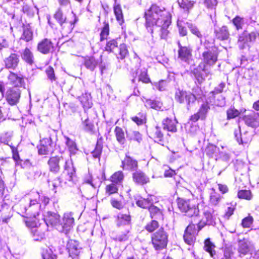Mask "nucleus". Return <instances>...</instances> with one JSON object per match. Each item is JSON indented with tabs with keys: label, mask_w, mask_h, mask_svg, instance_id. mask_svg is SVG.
I'll return each instance as SVG.
<instances>
[{
	"label": "nucleus",
	"mask_w": 259,
	"mask_h": 259,
	"mask_svg": "<svg viewBox=\"0 0 259 259\" xmlns=\"http://www.w3.org/2000/svg\"><path fill=\"white\" fill-rule=\"evenodd\" d=\"M146 25L147 27L156 25L160 27V37L166 39L169 31L167 30L170 21V15L163 8L161 9L156 5H152L150 9L145 13Z\"/></svg>",
	"instance_id": "obj_1"
},
{
	"label": "nucleus",
	"mask_w": 259,
	"mask_h": 259,
	"mask_svg": "<svg viewBox=\"0 0 259 259\" xmlns=\"http://www.w3.org/2000/svg\"><path fill=\"white\" fill-rule=\"evenodd\" d=\"M61 161L65 162L63 174L67 175L66 180L68 181H73L75 173V168L71 160L64 159L62 156H54L50 158L48 162L50 170L54 173L58 172L60 168L59 162Z\"/></svg>",
	"instance_id": "obj_2"
},
{
	"label": "nucleus",
	"mask_w": 259,
	"mask_h": 259,
	"mask_svg": "<svg viewBox=\"0 0 259 259\" xmlns=\"http://www.w3.org/2000/svg\"><path fill=\"white\" fill-rule=\"evenodd\" d=\"M178 206L180 210L185 213L189 217H197L199 213L197 204L194 200H186L178 198L177 200Z\"/></svg>",
	"instance_id": "obj_3"
},
{
	"label": "nucleus",
	"mask_w": 259,
	"mask_h": 259,
	"mask_svg": "<svg viewBox=\"0 0 259 259\" xmlns=\"http://www.w3.org/2000/svg\"><path fill=\"white\" fill-rule=\"evenodd\" d=\"M167 237V233L162 228L152 235V244L156 250H160L166 247L168 241Z\"/></svg>",
	"instance_id": "obj_4"
},
{
	"label": "nucleus",
	"mask_w": 259,
	"mask_h": 259,
	"mask_svg": "<svg viewBox=\"0 0 259 259\" xmlns=\"http://www.w3.org/2000/svg\"><path fill=\"white\" fill-rule=\"evenodd\" d=\"M197 98H200V97H196L190 92H187L183 90H178L175 93L176 100L180 103H186L188 110L191 105L195 102Z\"/></svg>",
	"instance_id": "obj_5"
},
{
	"label": "nucleus",
	"mask_w": 259,
	"mask_h": 259,
	"mask_svg": "<svg viewBox=\"0 0 259 259\" xmlns=\"http://www.w3.org/2000/svg\"><path fill=\"white\" fill-rule=\"evenodd\" d=\"M25 224L28 227L31 228V233L35 241H39L45 237V233L40 227L39 221L26 220Z\"/></svg>",
	"instance_id": "obj_6"
},
{
	"label": "nucleus",
	"mask_w": 259,
	"mask_h": 259,
	"mask_svg": "<svg viewBox=\"0 0 259 259\" xmlns=\"http://www.w3.org/2000/svg\"><path fill=\"white\" fill-rule=\"evenodd\" d=\"M202 59L204 64L202 70L207 74V67L213 66L216 63L218 60V55L215 52L208 50L202 53Z\"/></svg>",
	"instance_id": "obj_7"
},
{
	"label": "nucleus",
	"mask_w": 259,
	"mask_h": 259,
	"mask_svg": "<svg viewBox=\"0 0 259 259\" xmlns=\"http://www.w3.org/2000/svg\"><path fill=\"white\" fill-rule=\"evenodd\" d=\"M258 37L259 32L257 31H253L250 33H248L247 31H244L239 36L238 45L240 49H243L248 42L255 41Z\"/></svg>",
	"instance_id": "obj_8"
},
{
	"label": "nucleus",
	"mask_w": 259,
	"mask_h": 259,
	"mask_svg": "<svg viewBox=\"0 0 259 259\" xmlns=\"http://www.w3.org/2000/svg\"><path fill=\"white\" fill-rule=\"evenodd\" d=\"M213 209L205 206L203 209V218L197 223L199 230L201 229L205 225H212L214 223Z\"/></svg>",
	"instance_id": "obj_9"
},
{
	"label": "nucleus",
	"mask_w": 259,
	"mask_h": 259,
	"mask_svg": "<svg viewBox=\"0 0 259 259\" xmlns=\"http://www.w3.org/2000/svg\"><path fill=\"white\" fill-rule=\"evenodd\" d=\"M21 91L17 88H10L5 93V97L9 104L13 106L17 104L21 97Z\"/></svg>",
	"instance_id": "obj_10"
},
{
	"label": "nucleus",
	"mask_w": 259,
	"mask_h": 259,
	"mask_svg": "<svg viewBox=\"0 0 259 259\" xmlns=\"http://www.w3.org/2000/svg\"><path fill=\"white\" fill-rule=\"evenodd\" d=\"M40 206V203L36 199H30L28 206L25 207V210L26 214L29 215L30 218L35 219L34 221H39V219L36 217L39 216Z\"/></svg>",
	"instance_id": "obj_11"
},
{
	"label": "nucleus",
	"mask_w": 259,
	"mask_h": 259,
	"mask_svg": "<svg viewBox=\"0 0 259 259\" xmlns=\"http://www.w3.org/2000/svg\"><path fill=\"white\" fill-rule=\"evenodd\" d=\"M70 16L71 19L70 20H66L60 24L61 26V32L64 35H67V34L72 31L74 27V24L77 21L76 16L73 11H71Z\"/></svg>",
	"instance_id": "obj_12"
},
{
	"label": "nucleus",
	"mask_w": 259,
	"mask_h": 259,
	"mask_svg": "<svg viewBox=\"0 0 259 259\" xmlns=\"http://www.w3.org/2000/svg\"><path fill=\"white\" fill-rule=\"evenodd\" d=\"M74 224V218L71 212H66L64 214L62 221H61V226L62 227V230L59 232L67 234L73 227Z\"/></svg>",
	"instance_id": "obj_13"
},
{
	"label": "nucleus",
	"mask_w": 259,
	"mask_h": 259,
	"mask_svg": "<svg viewBox=\"0 0 259 259\" xmlns=\"http://www.w3.org/2000/svg\"><path fill=\"white\" fill-rule=\"evenodd\" d=\"M20 61L19 56L15 53L11 54L4 60V66L8 69L15 70Z\"/></svg>",
	"instance_id": "obj_14"
},
{
	"label": "nucleus",
	"mask_w": 259,
	"mask_h": 259,
	"mask_svg": "<svg viewBox=\"0 0 259 259\" xmlns=\"http://www.w3.org/2000/svg\"><path fill=\"white\" fill-rule=\"evenodd\" d=\"M245 123L248 126L256 127L259 125V114L254 112L245 115L243 118Z\"/></svg>",
	"instance_id": "obj_15"
},
{
	"label": "nucleus",
	"mask_w": 259,
	"mask_h": 259,
	"mask_svg": "<svg viewBox=\"0 0 259 259\" xmlns=\"http://www.w3.org/2000/svg\"><path fill=\"white\" fill-rule=\"evenodd\" d=\"M52 141L51 138H45L40 141V145L38 147L39 155H47L51 149Z\"/></svg>",
	"instance_id": "obj_16"
},
{
	"label": "nucleus",
	"mask_w": 259,
	"mask_h": 259,
	"mask_svg": "<svg viewBox=\"0 0 259 259\" xmlns=\"http://www.w3.org/2000/svg\"><path fill=\"white\" fill-rule=\"evenodd\" d=\"M37 50L43 54H48L53 48V44L50 39L45 38L37 45Z\"/></svg>",
	"instance_id": "obj_17"
},
{
	"label": "nucleus",
	"mask_w": 259,
	"mask_h": 259,
	"mask_svg": "<svg viewBox=\"0 0 259 259\" xmlns=\"http://www.w3.org/2000/svg\"><path fill=\"white\" fill-rule=\"evenodd\" d=\"M9 82L10 84L14 85V88L21 87L24 84L23 78L18 74L10 72L8 77Z\"/></svg>",
	"instance_id": "obj_18"
},
{
	"label": "nucleus",
	"mask_w": 259,
	"mask_h": 259,
	"mask_svg": "<svg viewBox=\"0 0 259 259\" xmlns=\"http://www.w3.org/2000/svg\"><path fill=\"white\" fill-rule=\"evenodd\" d=\"M48 223L55 227L59 231L62 230V227L61 226V220L60 215L56 213L50 212L49 213Z\"/></svg>",
	"instance_id": "obj_19"
},
{
	"label": "nucleus",
	"mask_w": 259,
	"mask_h": 259,
	"mask_svg": "<svg viewBox=\"0 0 259 259\" xmlns=\"http://www.w3.org/2000/svg\"><path fill=\"white\" fill-rule=\"evenodd\" d=\"M162 123L163 130L172 133L177 132L176 124L177 121L176 119H172L166 118L163 120Z\"/></svg>",
	"instance_id": "obj_20"
},
{
	"label": "nucleus",
	"mask_w": 259,
	"mask_h": 259,
	"mask_svg": "<svg viewBox=\"0 0 259 259\" xmlns=\"http://www.w3.org/2000/svg\"><path fill=\"white\" fill-rule=\"evenodd\" d=\"M80 116L82 128L87 132L92 131L94 125L93 123L90 121L86 110H84L83 112L80 114Z\"/></svg>",
	"instance_id": "obj_21"
},
{
	"label": "nucleus",
	"mask_w": 259,
	"mask_h": 259,
	"mask_svg": "<svg viewBox=\"0 0 259 259\" xmlns=\"http://www.w3.org/2000/svg\"><path fill=\"white\" fill-rule=\"evenodd\" d=\"M122 164L123 168L125 169L136 170L138 168L137 161L127 155L122 161Z\"/></svg>",
	"instance_id": "obj_22"
},
{
	"label": "nucleus",
	"mask_w": 259,
	"mask_h": 259,
	"mask_svg": "<svg viewBox=\"0 0 259 259\" xmlns=\"http://www.w3.org/2000/svg\"><path fill=\"white\" fill-rule=\"evenodd\" d=\"M133 178L136 183L140 185L146 184L149 181V178L140 170L136 171L134 172L133 174Z\"/></svg>",
	"instance_id": "obj_23"
},
{
	"label": "nucleus",
	"mask_w": 259,
	"mask_h": 259,
	"mask_svg": "<svg viewBox=\"0 0 259 259\" xmlns=\"http://www.w3.org/2000/svg\"><path fill=\"white\" fill-rule=\"evenodd\" d=\"M67 249L70 256L74 257L79 253V246L78 242L75 240H71L67 244Z\"/></svg>",
	"instance_id": "obj_24"
},
{
	"label": "nucleus",
	"mask_w": 259,
	"mask_h": 259,
	"mask_svg": "<svg viewBox=\"0 0 259 259\" xmlns=\"http://www.w3.org/2000/svg\"><path fill=\"white\" fill-rule=\"evenodd\" d=\"M222 259H239V257L238 254L235 255V248L230 245L225 247L224 256Z\"/></svg>",
	"instance_id": "obj_25"
},
{
	"label": "nucleus",
	"mask_w": 259,
	"mask_h": 259,
	"mask_svg": "<svg viewBox=\"0 0 259 259\" xmlns=\"http://www.w3.org/2000/svg\"><path fill=\"white\" fill-rule=\"evenodd\" d=\"M249 251V246L248 241L245 239L240 240L238 242V254L239 258L241 257L242 255L246 254Z\"/></svg>",
	"instance_id": "obj_26"
},
{
	"label": "nucleus",
	"mask_w": 259,
	"mask_h": 259,
	"mask_svg": "<svg viewBox=\"0 0 259 259\" xmlns=\"http://www.w3.org/2000/svg\"><path fill=\"white\" fill-rule=\"evenodd\" d=\"M136 203L140 207L143 208H149L150 205L153 203V200L151 198V196L148 197L147 199L143 198L142 197H136Z\"/></svg>",
	"instance_id": "obj_27"
},
{
	"label": "nucleus",
	"mask_w": 259,
	"mask_h": 259,
	"mask_svg": "<svg viewBox=\"0 0 259 259\" xmlns=\"http://www.w3.org/2000/svg\"><path fill=\"white\" fill-rule=\"evenodd\" d=\"M98 64V61L94 57H86L84 59V65L85 67L93 71Z\"/></svg>",
	"instance_id": "obj_28"
},
{
	"label": "nucleus",
	"mask_w": 259,
	"mask_h": 259,
	"mask_svg": "<svg viewBox=\"0 0 259 259\" xmlns=\"http://www.w3.org/2000/svg\"><path fill=\"white\" fill-rule=\"evenodd\" d=\"M78 98L84 110H85V109H89L92 107V102L90 94L85 93L82 94L81 96L79 97Z\"/></svg>",
	"instance_id": "obj_29"
},
{
	"label": "nucleus",
	"mask_w": 259,
	"mask_h": 259,
	"mask_svg": "<svg viewBox=\"0 0 259 259\" xmlns=\"http://www.w3.org/2000/svg\"><path fill=\"white\" fill-rule=\"evenodd\" d=\"M179 57L185 62H189L191 58V50L187 47H181L179 50Z\"/></svg>",
	"instance_id": "obj_30"
},
{
	"label": "nucleus",
	"mask_w": 259,
	"mask_h": 259,
	"mask_svg": "<svg viewBox=\"0 0 259 259\" xmlns=\"http://www.w3.org/2000/svg\"><path fill=\"white\" fill-rule=\"evenodd\" d=\"M217 37L222 40H227L229 37V32L227 26H223L215 30Z\"/></svg>",
	"instance_id": "obj_31"
},
{
	"label": "nucleus",
	"mask_w": 259,
	"mask_h": 259,
	"mask_svg": "<svg viewBox=\"0 0 259 259\" xmlns=\"http://www.w3.org/2000/svg\"><path fill=\"white\" fill-rule=\"evenodd\" d=\"M178 3L181 8L187 13H189L190 11L193 8L196 2L191 0H178Z\"/></svg>",
	"instance_id": "obj_32"
},
{
	"label": "nucleus",
	"mask_w": 259,
	"mask_h": 259,
	"mask_svg": "<svg viewBox=\"0 0 259 259\" xmlns=\"http://www.w3.org/2000/svg\"><path fill=\"white\" fill-rule=\"evenodd\" d=\"M127 138L130 141L140 143L142 141V135L138 131L129 130L126 131Z\"/></svg>",
	"instance_id": "obj_33"
},
{
	"label": "nucleus",
	"mask_w": 259,
	"mask_h": 259,
	"mask_svg": "<svg viewBox=\"0 0 259 259\" xmlns=\"http://www.w3.org/2000/svg\"><path fill=\"white\" fill-rule=\"evenodd\" d=\"M21 58L27 63L31 65L33 63L34 57L32 53L28 48H25L22 52Z\"/></svg>",
	"instance_id": "obj_34"
},
{
	"label": "nucleus",
	"mask_w": 259,
	"mask_h": 259,
	"mask_svg": "<svg viewBox=\"0 0 259 259\" xmlns=\"http://www.w3.org/2000/svg\"><path fill=\"white\" fill-rule=\"evenodd\" d=\"M215 246L210 241V239L208 238L205 240L204 249L209 253L211 257H214L215 255Z\"/></svg>",
	"instance_id": "obj_35"
},
{
	"label": "nucleus",
	"mask_w": 259,
	"mask_h": 259,
	"mask_svg": "<svg viewBox=\"0 0 259 259\" xmlns=\"http://www.w3.org/2000/svg\"><path fill=\"white\" fill-rule=\"evenodd\" d=\"M33 32L29 26H24L23 27V34L21 36V39L28 42L32 39Z\"/></svg>",
	"instance_id": "obj_36"
},
{
	"label": "nucleus",
	"mask_w": 259,
	"mask_h": 259,
	"mask_svg": "<svg viewBox=\"0 0 259 259\" xmlns=\"http://www.w3.org/2000/svg\"><path fill=\"white\" fill-rule=\"evenodd\" d=\"M114 1L115 5L114 6V12L116 16V20L120 24H121L123 22L122 10L120 5L116 4V0H114Z\"/></svg>",
	"instance_id": "obj_37"
},
{
	"label": "nucleus",
	"mask_w": 259,
	"mask_h": 259,
	"mask_svg": "<svg viewBox=\"0 0 259 259\" xmlns=\"http://www.w3.org/2000/svg\"><path fill=\"white\" fill-rule=\"evenodd\" d=\"M124 179V175L122 171H118L114 172L110 177V181L117 185L122 183Z\"/></svg>",
	"instance_id": "obj_38"
},
{
	"label": "nucleus",
	"mask_w": 259,
	"mask_h": 259,
	"mask_svg": "<svg viewBox=\"0 0 259 259\" xmlns=\"http://www.w3.org/2000/svg\"><path fill=\"white\" fill-rule=\"evenodd\" d=\"M145 105L147 107L159 110L162 107V104L158 101L147 99L145 101Z\"/></svg>",
	"instance_id": "obj_39"
},
{
	"label": "nucleus",
	"mask_w": 259,
	"mask_h": 259,
	"mask_svg": "<svg viewBox=\"0 0 259 259\" xmlns=\"http://www.w3.org/2000/svg\"><path fill=\"white\" fill-rule=\"evenodd\" d=\"M65 139L66 145H67L70 154H75L78 151L75 143L69 138L66 137Z\"/></svg>",
	"instance_id": "obj_40"
},
{
	"label": "nucleus",
	"mask_w": 259,
	"mask_h": 259,
	"mask_svg": "<svg viewBox=\"0 0 259 259\" xmlns=\"http://www.w3.org/2000/svg\"><path fill=\"white\" fill-rule=\"evenodd\" d=\"M186 25L189 29L190 31L193 34L196 35L198 38H200L202 37V35L200 31L199 30L198 28L195 25L192 24L191 22H187L186 23Z\"/></svg>",
	"instance_id": "obj_41"
},
{
	"label": "nucleus",
	"mask_w": 259,
	"mask_h": 259,
	"mask_svg": "<svg viewBox=\"0 0 259 259\" xmlns=\"http://www.w3.org/2000/svg\"><path fill=\"white\" fill-rule=\"evenodd\" d=\"M232 23L235 26L236 29L239 30L242 29L245 24L244 19L243 17L236 16L233 20Z\"/></svg>",
	"instance_id": "obj_42"
},
{
	"label": "nucleus",
	"mask_w": 259,
	"mask_h": 259,
	"mask_svg": "<svg viewBox=\"0 0 259 259\" xmlns=\"http://www.w3.org/2000/svg\"><path fill=\"white\" fill-rule=\"evenodd\" d=\"M115 133L117 141L120 144H124L125 142V137L123 130L121 128L116 126L115 129Z\"/></svg>",
	"instance_id": "obj_43"
},
{
	"label": "nucleus",
	"mask_w": 259,
	"mask_h": 259,
	"mask_svg": "<svg viewBox=\"0 0 259 259\" xmlns=\"http://www.w3.org/2000/svg\"><path fill=\"white\" fill-rule=\"evenodd\" d=\"M148 209L152 218H157L161 215V210L157 207L152 205V204L150 205Z\"/></svg>",
	"instance_id": "obj_44"
},
{
	"label": "nucleus",
	"mask_w": 259,
	"mask_h": 259,
	"mask_svg": "<svg viewBox=\"0 0 259 259\" xmlns=\"http://www.w3.org/2000/svg\"><path fill=\"white\" fill-rule=\"evenodd\" d=\"M118 47V43L116 39H111L107 42L105 50L109 52H113L114 49Z\"/></svg>",
	"instance_id": "obj_45"
},
{
	"label": "nucleus",
	"mask_w": 259,
	"mask_h": 259,
	"mask_svg": "<svg viewBox=\"0 0 259 259\" xmlns=\"http://www.w3.org/2000/svg\"><path fill=\"white\" fill-rule=\"evenodd\" d=\"M138 81L146 83H149L150 81V79L147 74V71L145 69L140 70V74L138 75Z\"/></svg>",
	"instance_id": "obj_46"
},
{
	"label": "nucleus",
	"mask_w": 259,
	"mask_h": 259,
	"mask_svg": "<svg viewBox=\"0 0 259 259\" xmlns=\"http://www.w3.org/2000/svg\"><path fill=\"white\" fill-rule=\"evenodd\" d=\"M119 53L118 58L123 60L124 59L128 54V51L126 45L124 44H122L119 45Z\"/></svg>",
	"instance_id": "obj_47"
},
{
	"label": "nucleus",
	"mask_w": 259,
	"mask_h": 259,
	"mask_svg": "<svg viewBox=\"0 0 259 259\" xmlns=\"http://www.w3.org/2000/svg\"><path fill=\"white\" fill-rule=\"evenodd\" d=\"M23 12L29 16H33L36 12H38V9L36 7H30L27 5H24L22 8Z\"/></svg>",
	"instance_id": "obj_48"
},
{
	"label": "nucleus",
	"mask_w": 259,
	"mask_h": 259,
	"mask_svg": "<svg viewBox=\"0 0 259 259\" xmlns=\"http://www.w3.org/2000/svg\"><path fill=\"white\" fill-rule=\"evenodd\" d=\"M117 185L115 183H111L107 185L105 188L106 193L108 195L116 193L118 192V188Z\"/></svg>",
	"instance_id": "obj_49"
},
{
	"label": "nucleus",
	"mask_w": 259,
	"mask_h": 259,
	"mask_svg": "<svg viewBox=\"0 0 259 259\" xmlns=\"http://www.w3.org/2000/svg\"><path fill=\"white\" fill-rule=\"evenodd\" d=\"M210 107L208 105V104L207 103H204L201 105L197 112L199 114L200 116H201L202 118L204 119Z\"/></svg>",
	"instance_id": "obj_50"
},
{
	"label": "nucleus",
	"mask_w": 259,
	"mask_h": 259,
	"mask_svg": "<svg viewBox=\"0 0 259 259\" xmlns=\"http://www.w3.org/2000/svg\"><path fill=\"white\" fill-rule=\"evenodd\" d=\"M43 259H56V256L53 253L51 249H44L42 252Z\"/></svg>",
	"instance_id": "obj_51"
},
{
	"label": "nucleus",
	"mask_w": 259,
	"mask_h": 259,
	"mask_svg": "<svg viewBox=\"0 0 259 259\" xmlns=\"http://www.w3.org/2000/svg\"><path fill=\"white\" fill-rule=\"evenodd\" d=\"M227 119L234 118L240 114V112L234 107H231L227 111Z\"/></svg>",
	"instance_id": "obj_52"
},
{
	"label": "nucleus",
	"mask_w": 259,
	"mask_h": 259,
	"mask_svg": "<svg viewBox=\"0 0 259 259\" xmlns=\"http://www.w3.org/2000/svg\"><path fill=\"white\" fill-rule=\"evenodd\" d=\"M195 235L194 234L185 232L183 236L185 242L188 244L191 245L194 242Z\"/></svg>",
	"instance_id": "obj_53"
},
{
	"label": "nucleus",
	"mask_w": 259,
	"mask_h": 259,
	"mask_svg": "<svg viewBox=\"0 0 259 259\" xmlns=\"http://www.w3.org/2000/svg\"><path fill=\"white\" fill-rule=\"evenodd\" d=\"M158 223L157 221L153 220L146 226L145 229L149 232H152L158 228Z\"/></svg>",
	"instance_id": "obj_54"
},
{
	"label": "nucleus",
	"mask_w": 259,
	"mask_h": 259,
	"mask_svg": "<svg viewBox=\"0 0 259 259\" xmlns=\"http://www.w3.org/2000/svg\"><path fill=\"white\" fill-rule=\"evenodd\" d=\"M238 196L240 198H243L247 200L251 199L252 197L251 193L249 190L239 191L238 193Z\"/></svg>",
	"instance_id": "obj_55"
},
{
	"label": "nucleus",
	"mask_w": 259,
	"mask_h": 259,
	"mask_svg": "<svg viewBox=\"0 0 259 259\" xmlns=\"http://www.w3.org/2000/svg\"><path fill=\"white\" fill-rule=\"evenodd\" d=\"M109 27L108 24H105L100 33V40L103 41L104 39H107L108 35H109Z\"/></svg>",
	"instance_id": "obj_56"
},
{
	"label": "nucleus",
	"mask_w": 259,
	"mask_h": 259,
	"mask_svg": "<svg viewBox=\"0 0 259 259\" xmlns=\"http://www.w3.org/2000/svg\"><path fill=\"white\" fill-rule=\"evenodd\" d=\"M154 135L153 138L159 142L162 141L163 140V134L161 133L160 128L156 126L153 131Z\"/></svg>",
	"instance_id": "obj_57"
},
{
	"label": "nucleus",
	"mask_w": 259,
	"mask_h": 259,
	"mask_svg": "<svg viewBox=\"0 0 259 259\" xmlns=\"http://www.w3.org/2000/svg\"><path fill=\"white\" fill-rule=\"evenodd\" d=\"M11 135L5 134V136H3L1 138V142L7 145L10 146L11 148L14 147V145H13L12 143L11 142Z\"/></svg>",
	"instance_id": "obj_58"
},
{
	"label": "nucleus",
	"mask_w": 259,
	"mask_h": 259,
	"mask_svg": "<svg viewBox=\"0 0 259 259\" xmlns=\"http://www.w3.org/2000/svg\"><path fill=\"white\" fill-rule=\"evenodd\" d=\"M54 18L59 24L66 20V18L63 16V12L60 9H59L54 15Z\"/></svg>",
	"instance_id": "obj_59"
},
{
	"label": "nucleus",
	"mask_w": 259,
	"mask_h": 259,
	"mask_svg": "<svg viewBox=\"0 0 259 259\" xmlns=\"http://www.w3.org/2000/svg\"><path fill=\"white\" fill-rule=\"evenodd\" d=\"M253 218L251 216H248L243 219L242 221V226L243 228H249L253 223Z\"/></svg>",
	"instance_id": "obj_60"
},
{
	"label": "nucleus",
	"mask_w": 259,
	"mask_h": 259,
	"mask_svg": "<svg viewBox=\"0 0 259 259\" xmlns=\"http://www.w3.org/2000/svg\"><path fill=\"white\" fill-rule=\"evenodd\" d=\"M221 200V197L218 194L214 193L211 194L210 196V202L214 205H217L218 204H219Z\"/></svg>",
	"instance_id": "obj_61"
},
{
	"label": "nucleus",
	"mask_w": 259,
	"mask_h": 259,
	"mask_svg": "<svg viewBox=\"0 0 259 259\" xmlns=\"http://www.w3.org/2000/svg\"><path fill=\"white\" fill-rule=\"evenodd\" d=\"M218 148L216 146L210 145L207 147L206 149V153L207 155L210 157H212L214 154L217 152Z\"/></svg>",
	"instance_id": "obj_62"
},
{
	"label": "nucleus",
	"mask_w": 259,
	"mask_h": 259,
	"mask_svg": "<svg viewBox=\"0 0 259 259\" xmlns=\"http://www.w3.org/2000/svg\"><path fill=\"white\" fill-rule=\"evenodd\" d=\"M118 219L123 224L128 223L131 220V217L129 214L119 213L118 215Z\"/></svg>",
	"instance_id": "obj_63"
},
{
	"label": "nucleus",
	"mask_w": 259,
	"mask_h": 259,
	"mask_svg": "<svg viewBox=\"0 0 259 259\" xmlns=\"http://www.w3.org/2000/svg\"><path fill=\"white\" fill-rule=\"evenodd\" d=\"M102 149V146L101 145L97 144L95 150L92 153L93 156L94 158H99L100 155L101 154Z\"/></svg>",
	"instance_id": "obj_64"
}]
</instances>
